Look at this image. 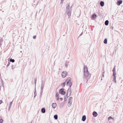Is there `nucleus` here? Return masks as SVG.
Here are the masks:
<instances>
[{
    "label": "nucleus",
    "instance_id": "c9c22d12",
    "mask_svg": "<svg viewBox=\"0 0 123 123\" xmlns=\"http://www.w3.org/2000/svg\"><path fill=\"white\" fill-rule=\"evenodd\" d=\"M2 102V101L1 100H0V105Z\"/></svg>",
    "mask_w": 123,
    "mask_h": 123
},
{
    "label": "nucleus",
    "instance_id": "7c9ffc66",
    "mask_svg": "<svg viewBox=\"0 0 123 123\" xmlns=\"http://www.w3.org/2000/svg\"><path fill=\"white\" fill-rule=\"evenodd\" d=\"M56 97V98L57 97H58L59 96V94L57 93H56L55 95Z\"/></svg>",
    "mask_w": 123,
    "mask_h": 123
},
{
    "label": "nucleus",
    "instance_id": "6ab92c4d",
    "mask_svg": "<svg viewBox=\"0 0 123 123\" xmlns=\"http://www.w3.org/2000/svg\"><path fill=\"white\" fill-rule=\"evenodd\" d=\"M43 89H41V91H40V97H41L42 95V93L43 92Z\"/></svg>",
    "mask_w": 123,
    "mask_h": 123
},
{
    "label": "nucleus",
    "instance_id": "a211bd4d",
    "mask_svg": "<svg viewBox=\"0 0 123 123\" xmlns=\"http://www.w3.org/2000/svg\"><path fill=\"white\" fill-rule=\"evenodd\" d=\"M72 104V102H71L70 101H68V107H70Z\"/></svg>",
    "mask_w": 123,
    "mask_h": 123
},
{
    "label": "nucleus",
    "instance_id": "72a5a7b5",
    "mask_svg": "<svg viewBox=\"0 0 123 123\" xmlns=\"http://www.w3.org/2000/svg\"><path fill=\"white\" fill-rule=\"evenodd\" d=\"M65 67H66V68H67V64L66 63H65Z\"/></svg>",
    "mask_w": 123,
    "mask_h": 123
},
{
    "label": "nucleus",
    "instance_id": "37998d69",
    "mask_svg": "<svg viewBox=\"0 0 123 123\" xmlns=\"http://www.w3.org/2000/svg\"><path fill=\"white\" fill-rule=\"evenodd\" d=\"M72 6L70 7V8H72Z\"/></svg>",
    "mask_w": 123,
    "mask_h": 123
},
{
    "label": "nucleus",
    "instance_id": "9b49d317",
    "mask_svg": "<svg viewBox=\"0 0 123 123\" xmlns=\"http://www.w3.org/2000/svg\"><path fill=\"white\" fill-rule=\"evenodd\" d=\"M66 12L67 11H66ZM67 14L68 16V18L70 17L71 15V11L70 10H68V11Z\"/></svg>",
    "mask_w": 123,
    "mask_h": 123
},
{
    "label": "nucleus",
    "instance_id": "aec40b11",
    "mask_svg": "<svg viewBox=\"0 0 123 123\" xmlns=\"http://www.w3.org/2000/svg\"><path fill=\"white\" fill-rule=\"evenodd\" d=\"M41 111L43 113H45V109L44 108H42L41 110Z\"/></svg>",
    "mask_w": 123,
    "mask_h": 123
},
{
    "label": "nucleus",
    "instance_id": "c03bdc74",
    "mask_svg": "<svg viewBox=\"0 0 123 123\" xmlns=\"http://www.w3.org/2000/svg\"><path fill=\"white\" fill-rule=\"evenodd\" d=\"M108 24L109 23V21H108Z\"/></svg>",
    "mask_w": 123,
    "mask_h": 123
},
{
    "label": "nucleus",
    "instance_id": "412c9836",
    "mask_svg": "<svg viewBox=\"0 0 123 123\" xmlns=\"http://www.w3.org/2000/svg\"><path fill=\"white\" fill-rule=\"evenodd\" d=\"M54 118L56 120L58 118V115L57 114H56L54 116Z\"/></svg>",
    "mask_w": 123,
    "mask_h": 123
},
{
    "label": "nucleus",
    "instance_id": "ddd939ff",
    "mask_svg": "<svg viewBox=\"0 0 123 123\" xmlns=\"http://www.w3.org/2000/svg\"><path fill=\"white\" fill-rule=\"evenodd\" d=\"M86 116L85 115H83L82 116V120L83 121H84L86 120Z\"/></svg>",
    "mask_w": 123,
    "mask_h": 123
},
{
    "label": "nucleus",
    "instance_id": "6e6552de",
    "mask_svg": "<svg viewBox=\"0 0 123 123\" xmlns=\"http://www.w3.org/2000/svg\"><path fill=\"white\" fill-rule=\"evenodd\" d=\"M111 119V123H113L114 122V118L111 116L109 117H108V120H110Z\"/></svg>",
    "mask_w": 123,
    "mask_h": 123
},
{
    "label": "nucleus",
    "instance_id": "e433bc0d",
    "mask_svg": "<svg viewBox=\"0 0 123 123\" xmlns=\"http://www.w3.org/2000/svg\"><path fill=\"white\" fill-rule=\"evenodd\" d=\"M64 0H61V3H62L63 1H64Z\"/></svg>",
    "mask_w": 123,
    "mask_h": 123
},
{
    "label": "nucleus",
    "instance_id": "39448f33",
    "mask_svg": "<svg viewBox=\"0 0 123 123\" xmlns=\"http://www.w3.org/2000/svg\"><path fill=\"white\" fill-rule=\"evenodd\" d=\"M64 89L63 88H61L60 89L59 91V93L60 94L63 95H64L66 93V92L64 91Z\"/></svg>",
    "mask_w": 123,
    "mask_h": 123
},
{
    "label": "nucleus",
    "instance_id": "2eb2a0df",
    "mask_svg": "<svg viewBox=\"0 0 123 123\" xmlns=\"http://www.w3.org/2000/svg\"><path fill=\"white\" fill-rule=\"evenodd\" d=\"M122 1L121 0H119L117 2V5H120L121 4H122Z\"/></svg>",
    "mask_w": 123,
    "mask_h": 123
},
{
    "label": "nucleus",
    "instance_id": "58836bf2",
    "mask_svg": "<svg viewBox=\"0 0 123 123\" xmlns=\"http://www.w3.org/2000/svg\"><path fill=\"white\" fill-rule=\"evenodd\" d=\"M10 108H11V107H10L9 106L8 108V111L10 109Z\"/></svg>",
    "mask_w": 123,
    "mask_h": 123
},
{
    "label": "nucleus",
    "instance_id": "c756f323",
    "mask_svg": "<svg viewBox=\"0 0 123 123\" xmlns=\"http://www.w3.org/2000/svg\"><path fill=\"white\" fill-rule=\"evenodd\" d=\"M72 97H70L69 98V99H68V101H70V100H71L72 99Z\"/></svg>",
    "mask_w": 123,
    "mask_h": 123
},
{
    "label": "nucleus",
    "instance_id": "dca6fc26",
    "mask_svg": "<svg viewBox=\"0 0 123 123\" xmlns=\"http://www.w3.org/2000/svg\"><path fill=\"white\" fill-rule=\"evenodd\" d=\"M100 5L101 6H103L104 5V2L102 1H101L100 2Z\"/></svg>",
    "mask_w": 123,
    "mask_h": 123
},
{
    "label": "nucleus",
    "instance_id": "f03ea898",
    "mask_svg": "<svg viewBox=\"0 0 123 123\" xmlns=\"http://www.w3.org/2000/svg\"><path fill=\"white\" fill-rule=\"evenodd\" d=\"M71 78L70 77L68 78L66 80V82L67 83V85L68 86H69V87H71L72 85V82H71Z\"/></svg>",
    "mask_w": 123,
    "mask_h": 123
},
{
    "label": "nucleus",
    "instance_id": "f8f14e48",
    "mask_svg": "<svg viewBox=\"0 0 123 123\" xmlns=\"http://www.w3.org/2000/svg\"><path fill=\"white\" fill-rule=\"evenodd\" d=\"M92 114L93 116L95 117H96L98 115V114L95 111H93L92 113Z\"/></svg>",
    "mask_w": 123,
    "mask_h": 123
},
{
    "label": "nucleus",
    "instance_id": "cd10ccee",
    "mask_svg": "<svg viewBox=\"0 0 123 123\" xmlns=\"http://www.w3.org/2000/svg\"><path fill=\"white\" fill-rule=\"evenodd\" d=\"M3 122V120L2 119H1L0 120V123H2Z\"/></svg>",
    "mask_w": 123,
    "mask_h": 123
},
{
    "label": "nucleus",
    "instance_id": "393cba45",
    "mask_svg": "<svg viewBox=\"0 0 123 123\" xmlns=\"http://www.w3.org/2000/svg\"><path fill=\"white\" fill-rule=\"evenodd\" d=\"M105 25H108V20H107L105 21Z\"/></svg>",
    "mask_w": 123,
    "mask_h": 123
},
{
    "label": "nucleus",
    "instance_id": "5701e85b",
    "mask_svg": "<svg viewBox=\"0 0 123 123\" xmlns=\"http://www.w3.org/2000/svg\"><path fill=\"white\" fill-rule=\"evenodd\" d=\"M65 82H64L61 84V86L62 88H63L64 87L65 85Z\"/></svg>",
    "mask_w": 123,
    "mask_h": 123
},
{
    "label": "nucleus",
    "instance_id": "473e14b6",
    "mask_svg": "<svg viewBox=\"0 0 123 123\" xmlns=\"http://www.w3.org/2000/svg\"><path fill=\"white\" fill-rule=\"evenodd\" d=\"M36 36H34L33 37V38L34 39H35L36 38Z\"/></svg>",
    "mask_w": 123,
    "mask_h": 123
},
{
    "label": "nucleus",
    "instance_id": "f3484780",
    "mask_svg": "<svg viewBox=\"0 0 123 123\" xmlns=\"http://www.w3.org/2000/svg\"><path fill=\"white\" fill-rule=\"evenodd\" d=\"M67 6L66 7V11H68V10H69V8L70 6L69 4H67Z\"/></svg>",
    "mask_w": 123,
    "mask_h": 123
},
{
    "label": "nucleus",
    "instance_id": "4be33fe9",
    "mask_svg": "<svg viewBox=\"0 0 123 123\" xmlns=\"http://www.w3.org/2000/svg\"><path fill=\"white\" fill-rule=\"evenodd\" d=\"M107 38H105L104 42V43L105 44H107Z\"/></svg>",
    "mask_w": 123,
    "mask_h": 123
},
{
    "label": "nucleus",
    "instance_id": "20e7f679",
    "mask_svg": "<svg viewBox=\"0 0 123 123\" xmlns=\"http://www.w3.org/2000/svg\"><path fill=\"white\" fill-rule=\"evenodd\" d=\"M71 87L69 88L67 91L66 94V96L67 98L69 97L71 95Z\"/></svg>",
    "mask_w": 123,
    "mask_h": 123
},
{
    "label": "nucleus",
    "instance_id": "4468645a",
    "mask_svg": "<svg viewBox=\"0 0 123 123\" xmlns=\"http://www.w3.org/2000/svg\"><path fill=\"white\" fill-rule=\"evenodd\" d=\"M52 107L53 108H55L56 106V103H53L52 105Z\"/></svg>",
    "mask_w": 123,
    "mask_h": 123
},
{
    "label": "nucleus",
    "instance_id": "bb28decb",
    "mask_svg": "<svg viewBox=\"0 0 123 123\" xmlns=\"http://www.w3.org/2000/svg\"><path fill=\"white\" fill-rule=\"evenodd\" d=\"M104 72H103V73H102V76L101 78V80H102V77H104Z\"/></svg>",
    "mask_w": 123,
    "mask_h": 123
},
{
    "label": "nucleus",
    "instance_id": "79ce46f5",
    "mask_svg": "<svg viewBox=\"0 0 123 123\" xmlns=\"http://www.w3.org/2000/svg\"><path fill=\"white\" fill-rule=\"evenodd\" d=\"M12 69H13V66H12Z\"/></svg>",
    "mask_w": 123,
    "mask_h": 123
},
{
    "label": "nucleus",
    "instance_id": "423d86ee",
    "mask_svg": "<svg viewBox=\"0 0 123 123\" xmlns=\"http://www.w3.org/2000/svg\"><path fill=\"white\" fill-rule=\"evenodd\" d=\"M67 74V73L66 71H64L62 72V77L63 78H64L66 77Z\"/></svg>",
    "mask_w": 123,
    "mask_h": 123
},
{
    "label": "nucleus",
    "instance_id": "f704fd0d",
    "mask_svg": "<svg viewBox=\"0 0 123 123\" xmlns=\"http://www.w3.org/2000/svg\"><path fill=\"white\" fill-rule=\"evenodd\" d=\"M67 99H66V97H65L64 98V100L65 101H66Z\"/></svg>",
    "mask_w": 123,
    "mask_h": 123
},
{
    "label": "nucleus",
    "instance_id": "4c0bfd02",
    "mask_svg": "<svg viewBox=\"0 0 123 123\" xmlns=\"http://www.w3.org/2000/svg\"><path fill=\"white\" fill-rule=\"evenodd\" d=\"M83 34V32H81V33L80 34L79 36L82 35V34Z\"/></svg>",
    "mask_w": 123,
    "mask_h": 123
},
{
    "label": "nucleus",
    "instance_id": "b1692460",
    "mask_svg": "<svg viewBox=\"0 0 123 123\" xmlns=\"http://www.w3.org/2000/svg\"><path fill=\"white\" fill-rule=\"evenodd\" d=\"M10 61L11 62H14L15 61V60L14 59H12L11 58L10 59Z\"/></svg>",
    "mask_w": 123,
    "mask_h": 123
},
{
    "label": "nucleus",
    "instance_id": "7ed1b4c3",
    "mask_svg": "<svg viewBox=\"0 0 123 123\" xmlns=\"http://www.w3.org/2000/svg\"><path fill=\"white\" fill-rule=\"evenodd\" d=\"M112 71L113 72V80L114 81V82H116V70H115V66L114 68H113Z\"/></svg>",
    "mask_w": 123,
    "mask_h": 123
},
{
    "label": "nucleus",
    "instance_id": "ea45409f",
    "mask_svg": "<svg viewBox=\"0 0 123 123\" xmlns=\"http://www.w3.org/2000/svg\"><path fill=\"white\" fill-rule=\"evenodd\" d=\"M57 98L56 100H59V98L58 97H57V98Z\"/></svg>",
    "mask_w": 123,
    "mask_h": 123
},
{
    "label": "nucleus",
    "instance_id": "9d476101",
    "mask_svg": "<svg viewBox=\"0 0 123 123\" xmlns=\"http://www.w3.org/2000/svg\"><path fill=\"white\" fill-rule=\"evenodd\" d=\"M45 84V82L42 81V83L41 85V89H43Z\"/></svg>",
    "mask_w": 123,
    "mask_h": 123
},
{
    "label": "nucleus",
    "instance_id": "2f4dec72",
    "mask_svg": "<svg viewBox=\"0 0 123 123\" xmlns=\"http://www.w3.org/2000/svg\"><path fill=\"white\" fill-rule=\"evenodd\" d=\"M2 41V39H0V44H1V43Z\"/></svg>",
    "mask_w": 123,
    "mask_h": 123
},
{
    "label": "nucleus",
    "instance_id": "1a4fd4ad",
    "mask_svg": "<svg viewBox=\"0 0 123 123\" xmlns=\"http://www.w3.org/2000/svg\"><path fill=\"white\" fill-rule=\"evenodd\" d=\"M97 16V15L95 13H94L91 16V18L92 19H94L95 18H96V17Z\"/></svg>",
    "mask_w": 123,
    "mask_h": 123
},
{
    "label": "nucleus",
    "instance_id": "0eeeda50",
    "mask_svg": "<svg viewBox=\"0 0 123 123\" xmlns=\"http://www.w3.org/2000/svg\"><path fill=\"white\" fill-rule=\"evenodd\" d=\"M35 91L34 92V98L37 95V94L36 93V81H37V78H36V79H35Z\"/></svg>",
    "mask_w": 123,
    "mask_h": 123
},
{
    "label": "nucleus",
    "instance_id": "a878e982",
    "mask_svg": "<svg viewBox=\"0 0 123 123\" xmlns=\"http://www.w3.org/2000/svg\"><path fill=\"white\" fill-rule=\"evenodd\" d=\"M12 101H13L10 103V105L9 106V107H11V106L12 105Z\"/></svg>",
    "mask_w": 123,
    "mask_h": 123
},
{
    "label": "nucleus",
    "instance_id": "a19ab883",
    "mask_svg": "<svg viewBox=\"0 0 123 123\" xmlns=\"http://www.w3.org/2000/svg\"><path fill=\"white\" fill-rule=\"evenodd\" d=\"M60 99L61 100H62V99H63V98H60Z\"/></svg>",
    "mask_w": 123,
    "mask_h": 123
},
{
    "label": "nucleus",
    "instance_id": "c85d7f7f",
    "mask_svg": "<svg viewBox=\"0 0 123 123\" xmlns=\"http://www.w3.org/2000/svg\"><path fill=\"white\" fill-rule=\"evenodd\" d=\"M10 64V62H8V63L6 66L7 67L8 66H9Z\"/></svg>",
    "mask_w": 123,
    "mask_h": 123
},
{
    "label": "nucleus",
    "instance_id": "f257e3e1",
    "mask_svg": "<svg viewBox=\"0 0 123 123\" xmlns=\"http://www.w3.org/2000/svg\"><path fill=\"white\" fill-rule=\"evenodd\" d=\"M84 76L83 78L84 80H86L87 82L89 78L90 77V76H89V74L87 67L85 66H84Z\"/></svg>",
    "mask_w": 123,
    "mask_h": 123
}]
</instances>
